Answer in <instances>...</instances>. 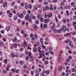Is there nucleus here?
I'll return each instance as SVG.
<instances>
[{
    "mask_svg": "<svg viewBox=\"0 0 76 76\" xmlns=\"http://www.w3.org/2000/svg\"><path fill=\"white\" fill-rule=\"evenodd\" d=\"M31 16H32V19H35V18H36V16H34V15H31Z\"/></svg>",
    "mask_w": 76,
    "mask_h": 76,
    "instance_id": "18",
    "label": "nucleus"
},
{
    "mask_svg": "<svg viewBox=\"0 0 76 76\" xmlns=\"http://www.w3.org/2000/svg\"><path fill=\"white\" fill-rule=\"evenodd\" d=\"M44 22L45 23H48V20L46 19H45L44 20Z\"/></svg>",
    "mask_w": 76,
    "mask_h": 76,
    "instance_id": "15",
    "label": "nucleus"
},
{
    "mask_svg": "<svg viewBox=\"0 0 76 76\" xmlns=\"http://www.w3.org/2000/svg\"><path fill=\"white\" fill-rule=\"evenodd\" d=\"M9 16L10 18H11L12 16V13H10L9 14Z\"/></svg>",
    "mask_w": 76,
    "mask_h": 76,
    "instance_id": "34",
    "label": "nucleus"
},
{
    "mask_svg": "<svg viewBox=\"0 0 76 76\" xmlns=\"http://www.w3.org/2000/svg\"><path fill=\"white\" fill-rule=\"evenodd\" d=\"M63 50H61L60 52V54H63Z\"/></svg>",
    "mask_w": 76,
    "mask_h": 76,
    "instance_id": "52",
    "label": "nucleus"
},
{
    "mask_svg": "<svg viewBox=\"0 0 76 76\" xmlns=\"http://www.w3.org/2000/svg\"><path fill=\"white\" fill-rule=\"evenodd\" d=\"M31 75H34V71H31Z\"/></svg>",
    "mask_w": 76,
    "mask_h": 76,
    "instance_id": "57",
    "label": "nucleus"
},
{
    "mask_svg": "<svg viewBox=\"0 0 76 76\" xmlns=\"http://www.w3.org/2000/svg\"><path fill=\"white\" fill-rule=\"evenodd\" d=\"M20 72V71H19V69L16 70V73H17L18 74Z\"/></svg>",
    "mask_w": 76,
    "mask_h": 76,
    "instance_id": "42",
    "label": "nucleus"
},
{
    "mask_svg": "<svg viewBox=\"0 0 76 76\" xmlns=\"http://www.w3.org/2000/svg\"><path fill=\"white\" fill-rule=\"evenodd\" d=\"M65 8H66V9H69L71 8V7H70V5H67L66 7H65Z\"/></svg>",
    "mask_w": 76,
    "mask_h": 76,
    "instance_id": "13",
    "label": "nucleus"
},
{
    "mask_svg": "<svg viewBox=\"0 0 76 76\" xmlns=\"http://www.w3.org/2000/svg\"><path fill=\"white\" fill-rule=\"evenodd\" d=\"M52 13H50L49 14V16L50 18L52 17Z\"/></svg>",
    "mask_w": 76,
    "mask_h": 76,
    "instance_id": "62",
    "label": "nucleus"
},
{
    "mask_svg": "<svg viewBox=\"0 0 76 76\" xmlns=\"http://www.w3.org/2000/svg\"><path fill=\"white\" fill-rule=\"evenodd\" d=\"M21 5L22 7H23L25 6V4L23 3H21Z\"/></svg>",
    "mask_w": 76,
    "mask_h": 76,
    "instance_id": "37",
    "label": "nucleus"
},
{
    "mask_svg": "<svg viewBox=\"0 0 76 76\" xmlns=\"http://www.w3.org/2000/svg\"><path fill=\"white\" fill-rule=\"evenodd\" d=\"M49 53H50L51 54H53V55H54V54L53 52L51 51H49Z\"/></svg>",
    "mask_w": 76,
    "mask_h": 76,
    "instance_id": "28",
    "label": "nucleus"
},
{
    "mask_svg": "<svg viewBox=\"0 0 76 76\" xmlns=\"http://www.w3.org/2000/svg\"><path fill=\"white\" fill-rule=\"evenodd\" d=\"M45 54L46 55V56H48L49 55V52H46Z\"/></svg>",
    "mask_w": 76,
    "mask_h": 76,
    "instance_id": "35",
    "label": "nucleus"
},
{
    "mask_svg": "<svg viewBox=\"0 0 76 76\" xmlns=\"http://www.w3.org/2000/svg\"><path fill=\"white\" fill-rule=\"evenodd\" d=\"M40 19V21L41 22H42L43 21H44V18H41Z\"/></svg>",
    "mask_w": 76,
    "mask_h": 76,
    "instance_id": "31",
    "label": "nucleus"
},
{
    "mask_svg": "<svg viewBox=\"0 0 76 76\" xmlns=\"http://www.w3.org/2000/svg\"><path fill=\"white\" fill-rule=\"evenodd\" d=\"M28 21L30 22H31V21H32V18L31 17H29V18L28 19Z\"/></svg>",
    "mask_w": 76,
    "mask_h": 76,
    "instance_id": "29",
    "label": "nucleus"
},
{
    "mask_svg": "<svg viewBox=\"0 0 76 76\" xmlns=\"http://www.w3.org/2000/svg\"><path fill=\"white\" fill-rule=\"evenodd\" d=\"M36 24H37V25H38V24H39V20H36Z\"/></svg>",
    "mask_w": 76,
    "mask_h": 76,
    "instance_id": "27",
    "label": "nucleus"
},
{
    "mask_svg": "<svg viewBox=\"0 0 76 76\" xmlns=\"http://www.w3.org/2000/svg\"><path fill=\"white\" fill-rule=\"evenodd\" d=\"M38 70L39 71V72H41L42 71V69H41L39 68L38 69Z\"/></svg>",
    "mask_w": 76,
    "mask_h": 76,
    "instance_id": "61",
    "label": "nucleus"
},
{
    "mask_svg": "<svg viewBox=\"0 0 76 76\" xmlns=\"http://www.w3.org/2000/svg\"><path fill=\"white\" fill-rule=\"evenodd\" d=\"M11 71L13 73H15L16 72V69L15 68H12L11 69Z\"/></svg>",
    "mask_w": 76,
    "mask_h": 76,
    "instance_id": "7",
    "label": "nucleus"
},
{
    "mask_svg": "<svg viewBox=\"0 0 76 76\" xmlns=\"http://www.w3.org/2000/svg\"><path fill=\"white\" fill-rule=\"evenodd\" d=\"M39 13H42V10L40 9L39 10Z\"/></svg>",
    "mask_w": 76,
    "mask_h": 76,
    "instance_id": "51",
    "label": "nucleus"
},
{
    "mask_svg": "<svg viewBox=\"0 0 76 76\" xmlns=\"http://www.w3.org/2000/svg\"><path fill=\"white\" fill-rule=\"evenodd\" d=\"M44 43L45 45H48L49 44V42L47 41H45Z\"/></svg>",
    "mask_w": 76,
    "mask_h": 76,
    "instance_id": "11",
    "label": "nucleus"
},
{
    "mask_svg": "<svg viewBox=\"0 0 76 76\" xmlns=\"http://www.w3.org/2000/svg\"><path fill=\"white\" fill-rule=\"evenodd\" d=\"M72 72H74L75 71V68H72Z\"/></svg>",
    "mask_w": 76,
    "mask_h": 76,
    "instance_id": "56",
    "label": "nucleus"
},
{
    "mask_svg": "<svg viewBox=\"0 0 76 76\" xmlns=\"http://www.w3.org/2000/svg\"><path fill=\"white\" fill-rule=\"evenodd\" d=\"M4 30H2L1 31V34H4Z\"/></svg>",
    "mask_w": 76,
    "mask_h": 76,
    "instance_id": "60",
    "label": "nucleus"
},
{
    "mask_svg": "<svg viewBox=\"0 0 76 76\" xmlns=\"http://www.w3.org/2000/svg\"><path fill=\"white\" fill-rule=\"evenodd\" d=\"M15 2H13L11 4L12 6L15 5Z\"/></svg>",
    "mask_w": 76,
    "mask_h": 76,
    "instance_id": "47",
    "label": "nucleus"
},
{
    "mask_svg": "<svg viewBox=\"0 0 76 76\" xmlns=\"http://www.w3.org/2000/svg\"><path fill=\"white\" fill-rule=\"evenodd\" d=\"M34 37L35 38L37 39V38H38V36H37V34H34Z\"/></svg>",
    "mask_w": 76,
    "mask_h": 76,
    "instance_id": "50",
    "label": "nucleus"
},
{
    "mask_svg": "<svg viewBox=\"0 0 76 76\" xmlns=\"http://www.w3.org/2000/svg\"><path fill=\"white\" fill-rule=\"evenodd\" d=\"M16 36H18V37H19V36L20 35V34L18 33H17L16 34Z\"/></svg>",
    "mask_w": 76,
    "mask_h": 76,
    "instance_id": "53",
    "label": "nucleus"
},
{
    "mask_svg": "<svg viewBox=\"0 0 76 76\" xmlns=\"http://www.w3.org/2000/svg\"><path fill=\"white\" fill-rule=\"evenodd\" d=\"M46 72V71L45 70V69H44L42 71L43 73V74L45 73Z\"/></svg>",
    "mask_w": 76,
    "mask_h": 76,
    "instance_id": "59",
    "label": "nucleus"
},
{
    "mask_svg": "<svg viewBox=\"0 0 76 76\" xmlns=\"http://www.w3.org/2000/svg\"><path fill=\"white\" fill-rule=\"evenodd\" d=\"M40 44L39 43V42H37L36 43V45H39Z\"/></svg>",
    "mask_w": 76,
    "mask_h": 76,
    "instance_id": "55",
    "label": "nucleus"
},
{
    "mask_svg": "<svg viewBox=\"0 0 76 76\" xmlns=\"http://www.w3.org/2000/svg\"><path fill=\"white\" fill-rule=\"evenodd\" d=\"M73 25L75 26H76V22H74L73 23Z\"/></svg>",
    "mask_w": 76,
    "mask_h": 76,
    "instance_id": "39",
    "label": "nucleus"
},
{
    "mask_svg": "<svg viewBox=\"0 0 76 76\" xmlns=\"http://www.w3.org/2000/svg\"><path fill=\"white\" fill-rule=\"evenodd\" d=\"M25 21H22V22H21V25H25Z\"/></svg>",
    "mask_w": 76,
    "mask_h": 76,
    "instance_id": "40",
    "label": "nucleus"
},
{
    "mask_svg": "<svg viewBox=\"0 0 76 76\" xmlns=\"http://www.w3.org/2000/svg\"><path fill=\"white\" fill-rule=\"evenodd\" d=\"M30 37L31 38H33L34 37V35L32 34H30Z\"/></svg>",
    "mask_w": 76,
    "mask_h": 76,
    "instance_id": "33",
    "label": "nucleus"
},
{
    "mask_svg": "<svg viewBox=\"0 0 76 76\" xmlns=\"http://www.w3.org/2000/svg\"><path fill=\"white\" fill-rule=\"evenodd\" d=\"M69 41L70 40H69V39H67L66 40H65V43H69Z\"/></svg>",
    "mask_w": 76,
    "mask_h": 76,
    "instance_id": "16",
    "label": "nucleus"
},
{
    "mask_svg": "<svg viewBox=\"0 0 76 76\" xmlns=\"http://www.w3.org/2000/svg\"><path fill=\"white\" fill-rule=\"evenodd\" d=\"M43 4L45 5H47L48 4V2L45 1L43 2Z\"/></svg>",
    "mask_w": 76,
    "mask_h": 76,
    "instance_id": "24",
    "label": "nucleus"
},
{
    "mask_svg": "<svg viewBox=\"0 0 76 76\" xmlns=\"http://www.w3.org/2000/svg\"><path fill=\"white\" fill-rule=\"evenodd\" d=\"M19 17L20 18H21V19L23 18L24 17L23 14L22 13H20V14Z\"/></svg>",
    "mask_w": 76,
    "mask_h": 76,
    "instance_id": "3",
    "label": "nucleus"
},
{
    "mask_svg": "<svg viewBox=\"0 0 76 76\" xmlns=\"http://www.w3.org/2000/svg\"><path fill=\"white\" fill-rule=\"evenodd\" d=\"M23 43L25 45H26L27 44V43L26 42V41H24L23 42Z\"/></svg>",
    "mask_w": 76,
    "mask_h": 76,
    "instance_id": "63",
    "label": "nucleus"
},
{
    "mask_svg": "<svg viewBox=\"0 0 76 76\" xmlns=\"http://www.w3.org/2000/svg\"><path fill=\"white\" fill-rule=\"evenodd\" d=\"M69 46H70V47H73V44H71V42L69 44Z\"/></svg>",
    "mask_w": 76,
    "mask_h": 76,
    "instance_id": "23",
    "label": "nucleus"
},
{
    "mask_svg": "<svg viewBox=\"0 0 76 76\" xmlns=\"http://www.w3.org/2000/svg\"><path fill=\"white\" fill-rule=\"evenodd\" d=\"M66 15L67 16H69V11L67 10H66Z\"/></svg>",
    "mask_w": 76,
    "mask_h": 76,
    "instance_id": "22",
    "label": "nucleus"
},
{
    "mask_svg": "<svg viewBox=\"0 0 76 76\" xmlns=\"http://www.w3.org/2000/svg\"><path fill=\"white\" fill-rule=\"evenodd\" d=\"M63 22H64V23H66V19H65L64 18L63 19Z\"/></svg>",
    "mask_w": 76,
    "mask_h": 76,
    "instance_id": "58",
    "label": "nucleus"
},
{
    "mask_svg": "<svg viewBox=\"0 0 76 76\" xmlns=\"http://www.w3.org/2000/svg\"><path fill=\"white\" fill-rule=\"evenodd\" d=\"M55 28V27H54V26H51V27L50 28V29L52 31H53Z\"/></svg>",
    "mask_w": 76,
    "mask_h": 76,
    "instance_id": "10",
    "label": "nucleus"
},
{
    "mask_svg": "<svg viewBox=\"0 0 76 76\" xmlns=\"http://www.w3.org/2000/svg\"><path fill=\"white\" fill-rule=\"evenodd\" d=\"M34 10H38V8L37 7L35 6L34 7Z\"/></svg>",
    "mask_w": 76,
    "mask_h": 76,
    "instance_id": "44",
    "label": "nucleus"
},
{
    "mask_svg": "<svg viewBox=\"0 0 76 76\" xmlns=\"http://www.w3.org/2000/svg\"><path fill=\"white\" fill-rule=\"evenodd\" d=\"M6 29L7 31H10V28L9 27H7Z\"/></svg>",
    "mask_w": 76,
    "mask_h": 76,
    "instance_id": "32",
    "label": "nucleus"
},
{
    "mask_svg": "<svg viewBox=\"0 0 76 76\" xmlns=\"http://www.w3.org/2000/svg\"><path fill=\"white\" fill-rule=\"evenodd\" d=\"M64 3L63 2L61 3L60 5H61V6H64Z\"/></svg>",
    "mask_w": 76,
    "mask_h": 76,
    "instance_id": "54",
    "label": "nucleus"
},
{
    "mask_svg": "<svg viewBox=\"0 0 76 76\" xmlns=\"http://www.w3.org/2000/svg\"><path fill=\"white\" fill-rule=\"evenodd\" d=\"M62 67L61 66H60L58 68V70L60 72H61V70H62Z\"/></svg>",
    "mask_w": 76,
    "mask_h": 76,
    "instance_id": "8",
    "label": "nucleus"
},
{
    "mask_svg": "<svg viewBox=\"0 0 76 76\" xmlns=\"http://www.w3.org/2000/svg\"><path fill=\"white\" fill-rule=\"evenodd\" d=\"M4 63L5 64H7V59H4Z\"/></svg>",
    "mask_w": 76,
    "mask_h": 76,
    "instance_id": "21",
    "label": "nucleus"
},
{
    "mask_svg": "<svg viewBox=\"0 0 76 76\" xmlns=\"http://www.w3.org/2000/svg\"><path fill=\"white\" fill-rule=\"evenodd\" d=\"M33 27L35 29V30H37V28H38V27L37 26V25L35 24H34L33 25Z\"/></svg>",
    "mask_w": 76,
    "mask_h": 76,
    "instance_id": "1",
    "label": "nucleus"
},
{
    "mask_svg": "<svg viewBox=\"0 0 76 76\" xmlns=\"http://www.w3.org/2000/svg\"><path fill=\"white\" fill-rule=\"evenodd\" d=\"M11 56L12 57H14L15 56V54L14 53H12Z\"/></svg>",
    "mask_w": 76,
    "mask_h": 76,
    "instance_id": "30",
    "label": "nucleus"
},
{
    "mask_svg": "<svg viewBox=\"0 0 76 76\" xmlns=\"http://www.w3.org/2000/svg\"><path fill=\"white\" fill-rule=\"evenodd\" d=\"M33 51H34V52H35L37 51V49L36 48H34L33 49Z\"/></svg>",
    "mask_w": 76,
    "mask_h": 76,
    "instance_id": "12",
    "label": "nucleus"
},
{
    "mask_svg": "<svg viewBox=\"0 0 76 76\" xmlns=\"http://www.w3.org/2000/svg\"><path fill=\"white\" fill-rule=\"evenodd\" d=\"M71 4L72 6H75V3L74 2H72L71 3Z\"/></svg>",
    "mask_w": 76,
    "mask_h": 76,
    "instance_id": "14",
    "label": "nucleus"
},
{
    "mask_svg": "<svg viewBox=\"0 0 76 76\" xmlns=\"http://www.w3.org/2000/svg\"><path fill=\"white\" fill-rule=\"evenodd\" d=\"M43 27L44 28H47V25L46 24H45L43 25Z\"/></svg>",
    "mask_w": 76,
    "mask_h": 76,
    "instance_id": "17",
    "label": "nucleus"
},
{
    "mask_svg": "<svg viewBox=\"0 0 76 76\" xmlns=\"http://www.w3.org/2000/svg\"><path fill=\"white\" fill-rule=\"evenodd\" d=\"M48 48L50 51H52V50H53V48L51 47H49Z\"/></svg>",
    "mask_w": 76,
    "mask_h": 76,
    "instance_id": "19",
    "label": "nucleus"
},
{
    "mask_svg": "<svg viewBox=\"0 0 76 76\" xmlns=\"http://www.w3.org/2000/svg\"><path fill=\"white\" fill-rule=\"evenodd\" d=\"M67 25L68 26V27H70L71 26V25L70 23H67Z\"/></svg>",
    "mask_w": 76,
    "mask_h": 76,
    "instance_id": "43",
    "label": "nucleus"
},
{
    "mask_svg": "<svg viewBox=\"0 0 76 76\" xmlns=\"http://www.w3.org/2000/svg\"><path fill=\"white\" fill-rule=\"evenodd\" d=\"M12 12L14 14H16V10H13Z\"/></svg>",
    "mask_w": 76,
    "mask_h": 76,
    "instance_id": "38",
    "label": "nucleus"
},
{
    "mask_svg": "<svg viewBox=\"0 0 76 76\" xmlns=\"http://www.w3.org/2000/svg\"><path fill=\"white\" fill-rule=\"evenodd\" d=\"M20 65H23V62L22 61L20 62Z\"/></svg>",
    "mask_w": 76,
    "mask_h": 76,
    "instance_id": "20",
    "label": "nucleus"
},
{
    "mask_svg": "<svg viewBox=\"0 0 76 76\" xmlns=\"http://www.w3.org/2000/svg\"><path fill=\"white\" fill-rule=\"evenodd\" d=\"M17 46H18V45L14 43L13 45V47L14 48H16Z\"/></svg>",
    "mask_w": 76,
    "mask_h": 76,
    "instance_id": "9",
    "label": "nucleus"
},
{
    "mask_svg": "<svg viewBox=\"0 0 76 76\" xmlns=\"http://www.w3.org/2000/svg\"><path fill=\"white\" fill-rule=\"evenodd\" d=\"M13 19L15 20H17V17H16V16H14Z\"/></svg>",
    "mask_w": 76,
    "mask_h": 76,
    "instance_id": "25",
    "label": "nucleus"
},
{
    "mask_svg": "<svg viewBox=\"0 0 76 76\" xmlns=\"http://www.w3.org/2000/svg\"><path fill=\"white\" fill-rule=\"evenodd\" d=\"M23 36L24 37H27V34L26 33H24Z\"/></svg>",
    "mask_w": 76,
    "mask_h": 76,
    "instance_id": "41",
    "label": "nucleus"
},
{
    "mask_svg": "<svg viewBox=\"0 0 76 76\" xmlns=\"http://www.w3.org/2000/svg\"><path fill=\"white\" fill-rule=\"evenodd\" d=\"M58 17L59 19H61V15H58Z\"/></svg>",
    "mask_w": 76,
    "mask_h": 76,
    "instance_id": "48",
    "label": "nucleus"
},
{
    "mask_svg": "<svg viewBox=\"0 0 76 76\" xmlns=\"http://www.w3.org/2000/svg\"><path fill=\"white\" fill-rule=\"evenodd\" d=\"M0 45H1L2 46H3L4 45V44L2 42H0Z\"/></svg>",
    "mask_w": 76,
    "mask_h": 76,
    "instance_id": "36",
    "label": "nucleus"
},
{
    "mask_svg": "<svg viewBox=\"0 0 76 76\" xmlns=\"http://www.w3.org/2000/svg\"><path fill=\"white\" fill-rule=\"evenodd\" d=\"M54 33H57V30L56 29H54Z\"/></svg>",
    "mask_w": 76,
    "mask_h": 76,
    "instance_id": "49",
    "label": "nucleus"
},
{
    "mask_svg": "<svg viewBox=\"0 0 76 76\" xmlns=\"http://www.w3.org/2000/svg\"><path fill=\"white\" fill-rule=\"evenodd\" d=\"M3 7H6V6H7V3L5 2L3 4Z\"/></svg>",
    "mask_w": 76,
    "mask_h": 76,
    "instance_id": "6",
    "label": "nucleus"
},
{
    "mask_svg": "<svg viewBox=\"0 0 76 76\" xmlns=\"http://www.w3.org/2000/svg\"><path fill=\"white\" fill-rule=\"evenodd\" d=\"M36 61L37 63H38V62H39V59H36Z\"/></svg>",
    "mask_w": 76,
    "mask_h": 76,
    "instance_id": "45",
    "label": "nucleus"
},
{
    "mask_svg": "<svg viewBox=\"0 0 76 76\" xmlns=\"http://www.w3.org/2000/svg\"><path fill=\"white\" fill-rule=\"evenodd\" d=\"M57 32H58V33L59 34H60V33L61 32V30L59 29H58L57 30Z\"/></svg>",
    "mask_w": 76,
    "mask_h": 76,
    "instance_id": "46",
    "label": "nucleus"
},
{
    "mask_svg": "<svg viewBox=\"0 0 76 76\" xmlns=\"http://www.w3.org/2000/svg\"><path fill=\"white\" fill-rule=\"evenodd\" d=\"M15 9H18V6H14Z\"/></svg>",
    "mask_w": 76,
    "mask_h": 76,
    "instance_id": "64",
    "label": "nucleus"
},
{
    "mask_svg": "<svg viewBox=\"0 0 76 76\" xmlns=\"http://www.w3.org/2000/svg\"><path fill=\"white\" fill-rule=\"evenodd\" d=\"M62 29L64 32H66V28L65 26H62Z\"/></svg>",
    "mask_w": 76,
    "mask_h": 76,
    "instance_id": "2",
    "label": "nucleus"
},
{
    "mask_svg": "<svg viewBox=\"0 0 76 76\" xmlns=\"http://www.w3.org/2000/svg\"><path fill=\"white\" fill-rule=\"evenodd\" d=\"M30 60L31 61H33L34 60V57L33 56H31L30 58Z\"/></svg>",
    "mask_w": 76,
    "mask_h": 76,
    "instance_id": "5",
    "label": "nucleus"
},
{
    "mask_svg": "<svg viewBox=\"0 0 76 76\" xmlns=\"http://www.w3.org/2000/svg\"><path fill=\"white\" fill-rule=\"evenodd\" d=\"M37 18L38 19H40L42 18V16L40 14H38L37 15Z\"/></svg>",
    "mask_w": 76,
    "mask_h": 76,
    "instance_id": "4",
    "label": "nucleus"
},
{
    "mask_svg": "<svg viewBox=\"0 0 76 76\" xmlns=\"http://www.w3.org/2000/svg\"><path fill=\"white\" fill-rule=\"evenodd\" d=\"M28 7L29 9H32V5L31 4H29L28 5Z\"/></svg>",
    "mask_w": 76,
    "mask_h": 76,
    "instance_id": "26",
    "label": "nucleus"
}]
</instances>
